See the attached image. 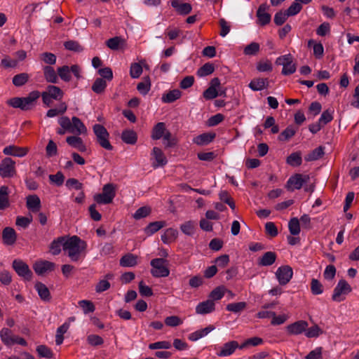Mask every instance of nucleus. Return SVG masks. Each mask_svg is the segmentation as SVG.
Segmentation results:
<instances>
[{"label": "nucleus", "mask_w": 359, "mask_h": 359, "mask_svg": "<svg viewBox=\"0 0 359 359\" xmlns=\"http://www.w3.org/2000/svg\"><path fill=\"white\" fill-rule=\"evenodd\" d=\"M288 229L291 235H299L301 231L299 220L297 217L290 219L288 223Z\"/></svg>", "instance_id": "a18cd8bd"}, {"label": "nucleus", "mask_w": 359, "mask_h": 359, "mask_svg": "<svg viewBox=\"0 0 359 359\" xmlns=\"http://www.w3.org/2000/svg\"><path fill=\"white\" fill-rule=\"evenodd\" d=\"M165 123L163 122L158 123L152 130L151 137L154 140H160L162 138L165 131Z\"/></svg>", "instance_id": "c03bdc74"}, {"label": "nucleus", "mask_w": 359, "mask_h": 359, "mask_svg": "<svg viewBox=\"0 0 359 359\" xmlns=\"http://www.w3.org/2000/svg\"><path fill=\"white\" fill-rule=\"evenodd\" d=\"M64 244V251H67L68 256L73 262H77L79 259L81 252L86 247V243L77 236L67 238Z\"/></svg>", "instance_id": "f257e3e1"}, {"label": "nucleus", "mask_w": 359, "mask_h": 359, "mask_svg": "<svg viewBox=\"0 0 359 359\" xmlns=\"http://www.w3.org/2000/svg\"><path fill=\"white\" fill-rule=\"evenodd\" d=\"M151 88V81L149 76L144 78V81L140 82L137 86L139 93L143 95H146Z\"/></svg>", "instance_id": "37998d69"}, {"label": "nucleus", "mask_w": 359, "mask_h": 359, "mask_svg": "<svg viewBox=\"0 0 359 359\" xmlns=\"http://www.w3.org/2000/svg\"><path fill=\"white\" fill-rule=\"evenodd\" d=\"M151 208L148 206H143L138 208L135 214L133 215V217L135 219H140L142 218L146 217L151 213Z\"/></svg>", "instance_id": "052dcab7"}, {"label": "nucleus", "mask_w": 359, "mask_h": 359, "mask_svg": "<svg viewBox=\"0 0 359 359\" xmlns=\"http://www.w3.org/2000/svg\"><path fill=\"white\" fill-rule=\"evenodd\" d=\"M64 47L65 49L76 52L81 53L83 50V47L76 41L69 40L64 43Z\"/></svg>", "instance_id": "79ce46f5"}, {"label": "nucleus", "mask_w": 359, "mask_h": 359, "mask_svg": "<svg viewBox=\"0 0 359 359\" xmlns=\"http://www.w3.org/2000/svg\"><path fill=\"white\" fill-rule=\"evenodd\" d=\"M266 6L264 4H262L259 6L257 11L258 22L262 26L266 25L271 21V15L266 12Z\"/></svg>", "instance_id": "aec40b11"}, {"label": "nucleus", "mask_w": 359, "mask_h": 359, "mask_svg": "<svg viewBox=\"0 0 359 359\" xmlns=\"http://www.w3.org/2000/svg\"><path fill=\"white\" fill-rule=\"evenodd\" d=\"M137 264V256L132 253L123 255L120 259V265L123 267H133Z\"/></svg>", "instance_id": "cd10ccee"}, {"label": "nucleus", "mask_w": 359, "mask_h": 359, "mask_svg": "<svg viewBox=\"0 0 359 359\" xmlns=\"http://www.w3.org/2000/svg\"><path fill=\"white\" fill-rule=\"evenodd\" d=\"M224 119V116L222 114H217L210 117L206 121V125L209 127L217 126Z\"/></svg>", "instance_id": "774afa93"}, {"label": "nucleus", "mask_w": 359, "mask_h": 359, "mask_svg": "<svg viewBox=\"0 0 359 359\" xmlns=\"http://www.w3.org/2000/svg\"><path fill=\"white\" fill-rule=\"evenodd\" d=\"M325 147L320 146L304 156L306 161H314L318 160L324 155Z\"/></svg>", "instance_id": "c9c22d12"}, {"label": "nucleus", "mask_w": 359, "mask_h": 359, "mask_svg": "<svg viewBox=\"0 0 359 359\" xmlns=\"http://www.w3.org/2000/svg\"><path fill=\"white\" fill-rule=\"evenodd\" d=\"M116 196V190L113 184L109 183L104 185L102 192L95 194L94 201L98 204H109Z\"/></svg>", "instance_id": "20e7f679"}, {"label": "nucleus", "mask_w": 359, "mask_h": 359, "mask_svg": "<svg viewBox=\"0 0 359 359\" xmlns=\"http://www.w3.org/2000/svg\"><path fill=\"white\" fill-rule=\"evenodd\" d=\"M36 351L40 357L51 358L53 356V351L45 345H39L36 347Z\"/></svg>", "instance_id": "864d4df0"}, {"label": "nucleus", "mask_w": 359, "mask_h": 359, "mask_svg": "<svg viewBox=\"0 0 359 359\" xmlns=\"http://www.w3.org/2000/svg\"><path fill=\"white\" fill-rule=\"evenodd\" d=\"M93 129L96 136L97 142L100 146L109 151L113 150L114 147L109 140V133L107 129L102 125L98 123L95 124Z\"/></svg>", "instance_id": "7ed1b4c3"}, {"label": "nucleus", "mask_w": 359, "mask_h": 359, "mask_svg": "<svg viewBox=\"0 0 359 359\" xmlns=\"http://www.w3.org/2000/svg\"><path fill=\"white\" fill-rule=\"evenodd\" d=\"M86 132L87 128L82 121L76 116L72 117L71 133L79 135Z\"/></svg>", "instance_id": "c85d7f7f"}, {"label": "nucleus", "mask_w": 359, "mask_h": 359, "mask_svg": "<svg viewBox=\"0 0 359 359\" xmlns=\"http://www.w3.org/2000/svg\"><path fill=\"white\" fill-rule=\"evenodd\" d=\"M125 43V40L120 36L110 38L106 41V45L113 50H118L121 45Z\"/></svg>", "instance_id": "e433bc0d"}, {"label": "nucleus", "mask_w": 359, "mask_h": 359, "mask_svg": "<svg viewBox=\"0 0 359 359\" xmlns=\"http://www.w3.org/2000/svg\"><path fill=\"white\" fill-rule=\"evenodd\" d=\"M106 88L107 82L102 78H97L92 85V90L97 94L104 92Z\"/></svg>", "instance_id": "ea45409f"}, {"label": "nucleus", "mask_w": 359, "mask_h": 359, "mask_svg": "<svg viewBox=\"0 0 359 359\" xmlns=\"http://www.w3.org/2000/svg\"><path fill=\"white\" fill-rule=\"evenodd\" d=\"M10 205L9 189L7 186L0 187V210H4Z\"/></svg>", "instance_id": "bb28decb"}, {"label": "nucleus", "mask_w": 359, "mask_h": 359, "mask_svg": "<svg viewBox=\"0 0 359 359\" xmlns=\"http://www.w3.org/2000/svg\"><path fill=\"white\" fill-rule=\"evenodd\" d=\"M308 326L309 324L306 321L301 320L288 325L286 329L289 334L299 335L302 334L303 332L305 333Z\"/></svg>", "instance_id": "f8f14e48"}, {"label": "nucleus", "mask_w": 359, "mask_h": 359, "mask_svg": "<svg viewBox=\"0 0 359 359\" xmlns=\"http://www.w3.org/2000/svg\"><path fill=\"white\" fill-rule=\"evenodd\" d=\"M153 155L156 160V163L153 164L154 168H157L159 166H164L166 165L168 161L163 153L162 150L158 147H154L153 149Z\"/></svg>", "instance_id": "a878e982"}, {"label": "nucleus", "mask_w": 359, "mask_h": 359, "mask_svg": "<svg viewBox=\"0 0 359 359\" xmlns=\"http://www.w3.org/2000/svg\"><path fill=\"white\" fill-rule=\"evenodd\" d=\"M351 285L344 279L339 280L337 286L334 287L332 299L334 302H340L344 300L342 294H346L351 292Z\"/></svg>", "instance_id": "1a4fd4ad"}, {"label": "nucleus", "mask_w": 359, "mask_h": 359, "mask_svg": "<svg viewBox=\"0 0 359 359\" xmlns=\"http://www.w3.org/2000/svg\"><path fill=\"white\" fill-rule=\"evenodd\" d=\"M238 348H240V346L236 341H230L220 346L217 352V354L219 357L230 356Z\"/></svg>", "instance_id": "ddd939ff"}, {"label": "nucleus", "mask_w": 359, "mask_h": 359, "mask_svg": "<svg viewBox=\"0 0 359 359\" xmlns=\"http://www.w3.org/2000/svg\"><path fill=\"white\" fill-rule=\"evenodd\" d=\"M55 267V263L47 260L36 262L33 266L34 271L38 275H43L46 272L53 271Z\"/></svg>", "instance_id": "2eb2a0df"}, {"label": "nucleus", "mask_w": 359, "mask_h": 359, "mask_svg": "<svg viewBox=\"0 0 359 359\" xmlns=\"http://www.w3.org/2000/svg\"><path fill=\"white\" fill-rule=\"evenodd\" d=\"M269 86L268 79L255 78L249 83V88L253 91H260Z\"/></svg>", "instance_id": "5701e85b"}, {"label": "nucleus", "mask_w": 359, "mask_h": 359, "mask_svg": "<svg viewBox=\"0 0 359 359\" xmlns=\"http://www.w3.org/2000/svg\"><path fill=\"white\" fill-rule=\"evenodd\" d=\"M276 276L280 285H285L289 283L292 278V269L287 265L280 266L276 272Z\"/></svg>", "instance_id": "9d476101"}, {"label": "nucleus", "mask_w": 359, "mask_h": 359, "mask_svg": "<svg viewBox=\"0 0 359 359\" xmlns=\"http://www.w3.org/2000/svg\"><path fill=\"white\" fill-rule=\"evenodd\" d=\"M142 73V67L140 63L134 62L130 65V75L133 79H137Z\"/></svg>", "instance_id": "5fc2aeb1"}, {"label": "nucleus", "mask_w": 359, "mask_h": 359, "mask_svg": "<svg viewBox=\"0 0 359 359\" xmlns=\"http://www.w3.org/2000/svg\"><path fill=\"white\" fill-rule=\"evenodd\" d=\"M114 275L112 273H108L104 276V278L100 280L95 285V291L97 293L103 292L110 288L111 284L109 280H113Z\"/></svg>", "instance_id": "6ab92c4d"}, {"label": "nucleus", "mask_w": 359, "mask_h": 359, "mask_svg": "<svg viewBox=\"0 0 359 359\" xmlns=\"http://www.w3.org/2000/svg\"><path fill=\"white\" fill-rule=\"evenodd\" d=\"M43 76L47 82L56 83L58 81V76L51 66H44L43 67Z\"/></svg>", "instance_id": "c756f323"}, {"label": "nucleus", "mask_w": 359, "mask_h": 359, "mask_svg": "<svg viewBox=\"0 0 359 359\" xmlns=\"http://www.w3.org/2000/svg\"><path fill=\"white\" fill-rule=\"evenodd\" d=\"M181 231L186 235L191 236L195 232V222L188 221L180 226Z\"/></svg>", "instance_id": "603ef678"}, {"label": "nucleus", "mask_w": 359, "mask_h": 359, "mask_svg": "<svg viewBox=\"0 0 359 359\" xmlns=\"http://www.w3.org/2000/svg\"><path fill=\"white\" fill-rule=\"evenodd\" d=\"M296 133V130L293 128V126H290L287 127L278 136V140L280 141H287L292 137H293Z\"/></svg>", "instance_id": "3c124183"}, {"label": "nucleus", "mask_w": 359, "mask_h": 359, "mask_svg": "<svg viewBox=\"0 0 359 359\" xmlns=\"http://www.w3.org/2000/svg\"><path fill=\"white\" fill-rule=\"evenodd\" d=\"M311 290L313 294H320L323 292V285L318 280L313 278L311 282Z\"/></svg>", "instance_id": "bf43d9fd"}, {"label": "nucleus", "mask_w": 359, "mask_h": 359, "mask_svg": "<svg viewBox=\"0 0 359 359\" xmlns=\"http://www.w3.org/2000/svg\"><path fill=\"white\" fill-rule=\"evenodd\" d=\"M182 96V92L178 89L170 90L162 96V101L165 103H172L180 99Z\"/></svg>", "instance_id": "72a5a7b5"}, {"label": "nucleus", "mask_w": 359, "mask_h": 359, "mask_svg": "<svg viewBox=\"0 0 359 359\" xmlns=\"http://www.w3.org/2000/svg\"><path fill=\"white\" fill-rule=\"evenodd\" d=\"M286 162L292 167H297L302 165V158L300 152H293L287 157Z\"/></svg>", "instance_id": "58836bf2"}, {"label": "nucleus", "mask_w": 359, "mask_h": 359, "mask_svg": "<svg viewBox=\"0 0 359 359\" xmlns=\"http://www.w3.org/2000/svg\"><path fill=\"white\" fill-rule=\"evenodd\" d=\"M34 287L43 301L49 302L51 299L50 291L45 284L41 282H36Z\"/></svg>", "instance_id": "4be33fe9"}, {"label": "nucleus", "mask_w": 359, "mask_h": 359, "mask_svg": "<svg viewBox=\"0 0 359 359\" xmlns=\"http://www.w3.org/2000/svg\"><path fill=\"white\" fill-rule=\"evenodd\" d=\"M332 114H333V110L327 109V110L324 111L323 112V114H321V116L318 120V122L323 126H325L326 124H327L328 123L332 121V120L333 119Z\"/></svg>", "instance_id": "4d7b16f0"}, {"label": "nucleus", "mask_w": 359, "mask_h": 359, "mask_svg": "<svg viewBox=\"0 0 359 359\" xmlns=\"http://www.w3.org/2000/svg\"><path fill=\"white\" fill-rule=\"evenodd\" d=\"M57 75L62 81L65 82H69L72 79L70 69L67 65H64L62 67H58Z\"/></svg>", "instance_id": "de8ad7c7"}, {"label": "nucleus", "mask_w": 359, "mask_h": 359, "mask_svg": "<svg viewBox=\"0 0 359 359\" xmlns=\"http://www.w3.org/2000/svg\"><path fill=\"white\" fill-rule=\"evenodd\" d=\"M28 151L29 149L27 147H20L15 145L7 146L3 150V153L5 155L18 157H23L26 156Z\"/></svg>", "instance_id": "dca6fc26"}, {"label": "nucleus", "mask_w": 359, "mask_h": 359, "mask_svg": "<svg viewBox=\"0 0 359 359\" xmlns=\"http://www.w3.org/2000/svg\"><path fill=\"white\" fill-rule=\"evenodd\" d=\"M27 208L33 212L39 211L41 201L37 195H29L27 197Z\"/></svg>", "instance_id": "393cba45"}, {"label": "nucleus", "mask_w": 359, "mask_h": 359, "mask_svg": "<svg viewBox=\"0 0 359 359\" xmlns=\"http://www.w3.org/2000/svg\"><path fill=\"white\" fill-rule=\"evenodd\" d=\"M48 96L55 100H60L63 97V91L57 86L53 85H49L46 88V90L44 91Z\"/></svg>", "instance_id": "2f4dec72"}, {"label": "nucleus", "mask_w": 359, "mask_h": 359, "mask_svg": "<svg viewBox=\"0 0 359 359\" xmlns=\"http://www.w3.org/2000/svg\"><path fill=\"white\" fill-rule=\"evenodd\" d=\"M219 25L220 27L219 35L222 37H225L230 32V23L227 22L224 18H220Z\"/></svg>", "instance_id": "6e6d98bb"}, {"label": "nucleus", "mask_w": 359, "mask_h": 359, "mask_svg": "<svg viewBox=\"0 0 359 359\" xmlns=\"http://www.w3.org/2000/svg\"><path fill=\"white\" fill-rule=\"evenodd\" d=\"M276 64L283 66L282 74L285 76L292 74L296 72V65L292 64V55L290 53L278 57Z\"/></svg>", "instance_id": "0eeeda50"}, {"label": "nucleus", "mask_w": 359, "mask_h": 359, "mask_svg": "<svg viewBox=\"0 0 359 359\" xmlns=\"http://www.w3.org/2000/svg\"><path fill=\"white\" fill-rule=\"evenodd\" d=\"M79 305L82 308L83 313L87 314L95 311V307L93 303L89 300H81Z\"/></svg>", "instance_id": "680f3d73"}, {"label": "nucleus", "mask_w": 359, "mask_h": 359, "mask_svg": "<svg viewBox=\"0 0 359 359\" xmlns=\"http://www.w3.org/2000/svg\"><path fill=\"white\" fill-rule=\"evenodd\" d=\"M40 58L48 66L55 65L56 62V56L52 53L45 52L40 55Z\"/></svg>", "instance_id": "69168bd1"}, {"label": "nucleus", "mask_w": 359, "mask_h": 359, "mask_svg": "<svg viewBox=\"0 0 359 359\" xmlns=\"http://www.w3.org/2000/svg\"><path fill=\"white\" fill-rule=\"evenodd\" d=\"M247 304L244 302L231 303L227 304L226 309L234 313H239L246 308Z\"/></svg>", "instance_id": "49530a36"}, {"label": "nucleus", "mask_w": 359, "mask_h": 359, "mask_svg": "<svg viewBox=\"0 0 359 359\" xmlns=\"http://www.w3.org/2000/svg\"><path fill=\"white\" fill-rule=\"evenodd\" d=\"M221 86L220 80L217 77L213 78L209 83L208 88L203 91V97L206 100H212L218 97V89Z\"/></svg>", "instance_id": "9b49d317"}, {"label": "nucleus", "mask_w": 359, "mask_h": 359, "mask_svg": "<svg viewBox=\"0 0 359 359\" xmlns=\"http://www.w3.org/2000/svg\"><path fill=\"white\" fill-rule=\"evenodd\" d=\"M66 187L71 189H74L76 190L81 191L83 188V185L77 179L69 178L66 181Z\"/></svg>", "instance_id": "338daca9"}, {"label": "nucleus", "mask_w": 359, "mask_h": 359, "mask_svg": "<svg viewBox=\"0 0 359 359\" xmlns=\"http://www.w3.org/2000/svg\"><path fill=\"white\" fill-rule=\"evenodd\" d=\"M276 254L274 252L268 251L265 252L258 260V264L261 266H269L275 263Z\"/></svg>", "instance_id": "412c9836"}, {"label": "nucleus", "mask_w": 359, "mask_h": 359, "mask_svg": "<svg viewBox=\"0 0 359 359\" xmlns=\"http://www.w3.org/2000/svg\"><path fill=\"white\" fill-rule=\"evenodd\" d=\"M12 266L20 277L27 281L31 280L33 273L25 262L16 259L13 260Z\"/></svg>", "instance_id": "6e6552de"}, {"label": "nucleus", "mask_w": 359, "mask_h": 359, "mask_svg": "<svg viewBox=\"0 0 359 359\" xmlns=\"http://www.w3.org/2000/svg\"><path fill=\"white\" fill-rule=\"evenodd\" d=\"M310 177L308 175L296 173L292 175L287 180L285 187L288 191L300 189L304 184L309 182Z\"/></svg>", "instance_id": "423d86ee"}, {"label": "nucleus", "mask_w": 359, "mask_h": 359, "mask_svg": "<svg viewBox=\"0 0 359 359\" xmlns=\"http://www.w3.org/2000/svg\"><path fill=\"white\" fill-rule=\"evenodd\" d=\"M172 346L171 343L168 341H160L150 344L149 348L151 350L155 349H169Z\"/></svg>", "instance_id": "e2e57ef3"}, {"label": "nucleus", "mask_w": 359, "mask_h": 359, "mask_svg": "<svg viewBox=\"0 0 359 359\" xmlns=\"http://www.w3.org/2000/svg\"><path fill=\"white\" fill-rule=\"evenodd\" d=\"M171 6L181 15H188L191 11V5L189 3L182 2L181 0H172Z\"/></svg>", "instance_id": "f3484780"}, {"label": "nucleus", "mask_w": 359, "mask_h": 359, "mask_svg": "<svg viewBox=\"0 0 359 359\" xmlns=\"http://www.w3.org/2000/svg\"><path fill=\"white\" fill-rule=\"evenodd\" d=\"M49 180L50 182L55 184L57 187H60L64 183L65 176L62 172L58 171L55 175H50Z\"/></svg>", "instance_id": "0e129e2a"}, {"label": "nucleus", "mask_w": 359, "mask_h": 359, "mask_svg": "<svg viewBox=\"0 0 359 359\" xmlns=\"http://www.w3.org/2000/svg\"><path fill=\"white\" fill-rule=\"evenodd\" d=\"M16 174L15 161L10 157L4 158L0 163V176L2 178H11Z\"/></svg>", "instance_id": "39448f33"}, {"label": "nucleus", "mask_w": 359, "mask_h": 359, "mask_svg": "<svg viewBox=\"0 0 359 359\" xmlns=\"http://www.w3.org/2000/svg\"><path fill=\"white\" fill-rule=\"evenodd\" d=\"M165 222L164 221H156L151 222L144 228V233L147 236H151L162 229L163 226H165Z\"/></svg>", "instance_id": "473e14b6"}, {"label": "nucleus", "mask_w": 359, "mask_h": 359, "mask_svg": "<svg viewBox=\"0 0 359 359\" xmlns=\"http://www.w3.org/2000/svg\"><path fill=\"white\" fill-rule=\"evenodd\" d=\"M67 109V106L65 102H61L58 109H50L48 110L46 116L49 118H53L58 114H64Z\"/></svg>", "instance_id": "09e8293b"}, {"label": "nucleus", "mask_w": 359, "mask_h": 359, "mask_svg": "<svg viewBox=\"0 0 359 359\" xmlns=\"http://www.w3.org/2000/svg\"><path fill=\"white\" fill-rule=\"evenodd\" d=\"M29 79V75L27 73H20L15 75L13 77V84L16 87H21L24 86Z\"/></svg>", "instance_id": "a19ab883"}, {"label": "nucleus", "mask_w": 359, "mask_h": 359, "mask_svg": "<svg viewBox=\"0 0 359 359\" xmlns=\"http://www.w3.org/2000/svg\"><path fill=\"white\" fill-rule=\"evenodd\" d=\"M168 261L163 258L153 259L150 264L152 266L151 273L154 277L161 278L167 277L170 274V270L168 268Z\"/></svg>", "instance_id": "f03ea898"}, {"label": "nucleus", "mask_w": 359, "mask_h": 359, "mask_svg": "<svg viewBox=\"0 0 359 359\" xmlns=\"http://www.w3.org/2000/svg\"><path fill=\"white\" fill-rule=\"evenodd\" d=\"M14 337L15 335L12 334V331L8 328L4 327L0 331L1 340L6 346H11L13 344Z\"/></svg>", "instance_id": "f704fd0d"}, {"label": "nucleus", "mask_w": 359, "mask_h": 359, "mask_svg": "<svg viewBox=\"0 0 359 359\" xmlns=\"http://www.w3.org/2000/svg\"><path fill=\"white\" fill-rule=\"evenodd\" d=\"M17 238L16 232L11 227H6L2 231V239L4 244L8 245H13Z\"/></svg>", "instance_id": "a211bd4d"}, {"label": "nucleus", "mask_w": 359, "mask_h": 359, "mask_svg": "<svg viewBox=\"0 0 359 359\" xmlns=\"http://www.w3.org/2000/svg\"><path fill=\"white\" fill-rule=\"evenodd\" d=\"M67 241L66 236H60L53 240L50 244V251L53 255H57L61 252V247L64 248V243Z\"/></svg>", "instance_id": "b1692460"}, {"label": "nucleus", "mask_w": 359, "mask_h": 359, "mask_svg": "<svg viewBox=\"0 0 359 359\" xmlns=\"http://www.w3.org/2000/svg\"><path fill=\"white\" fill-rule=\"evenodd\" d=\"M178 231L176 229L169 228L161 236V240L164 243H170L177 237Z\"/></svg>", "instance_id": "4c0bfd02"}, {"label": "nucleus", "mask_w": 359, "mask_h": 359, "mask_svg": "<svg viewBox=\"0 0 359 359\" xmlns=\"http://www.w3.org/2000/svg\"><path fill=\"white\" fill-rule=\"evenodd\" d=\"M121 140L128 144H135L137 140V133L133 130H124L121 133Z\"/></svg>", "instance_id": "7c9ffc66"}, {"label": "nucleus", "mask_w": 359, "mask_h": 359, "mask_svg": "<svg viewBox=\"0 0 359 359\" xmlns=\"http://www.w3.org/2000/svg\"><path fill=\"white\" fill-rule=\"evenodd\" d=\"M39 97L40 92L38 90H33L29 93L27 97H22L23 104L22 110L27 111L31 109L35 105Z\"/></svg>", "instance_id": "4468645a"}, {"label": "nucleus", "mask_w": 359, "mask_h": 359, "mask_svg": "<svg viewBox=\"0 0 359 359\" xmlns=\"http://www.w3.org/2000/svg\"><path fill=\"white\" fill-rule=\"evenodd\" d=\"M259 50V44L257 42H252L245 47L243 53L245 55H255Z\"/></svg>", "instance_id": "8fccbe9b"}, {"label": "nucleus", "mask_w": 359, "mask_h": 359, "mask_svg": "<svg viewBox=\"0 0 359 359\" xmlns=\"http://www.w3.org/2000/svg\"><path fill=\"white\" fill-rule=\"evenodd\" d=\"M322 333V330L317 325H315L309 328H306L305 336L308 338H314L318 337Z\"/></svg>", "instance_id": "13d9d810"}]
</instances>
